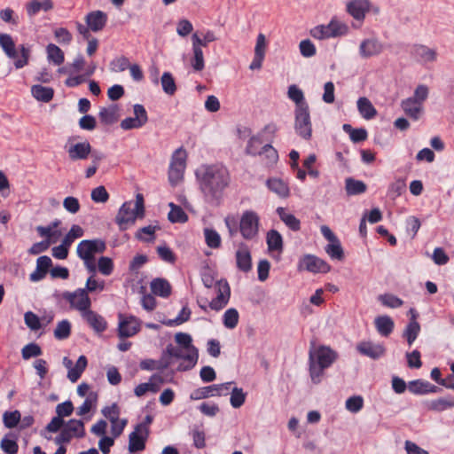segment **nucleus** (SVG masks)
Returning <instances> with one entry per match:
<instances>
[{"label":"nucleus","instance_id":"nucleus-18","mask_svg":"<svg viewBox=\"0 0 454 454\" xmlns=\"http://www.w3.org/2000/svg\"><path fill=\"white\" fill-rule=\"evenodd\" d=\"M91 148L88 141L77 143L67 149L68 157L73 161L86 160L91 153Z\"/></svg>","mask_w":454,"mask_h":454},{"label":"nucleus","instance_id":"nucleus-47","mask_svg":"<svg viewBox=\"0 0 454 454\" xmlns=\"http://www.w3.org/2000/svg\"><path fill=\"white\" fill-rule=\"evenodd\" d=\"M204 236L206 244L208 247L215 249L221 247L222 239L219 233L215 230L206 228L204 230Z\"/></svg>","mask_w":454,"mask_h":454},{"label":"nucleus","instance_id":"nucleus-29","mask_svg":"<svg viewBox=\"0 0 454 454\" xmlns=\"http://www.w3.org/2000/svg\"><path fill=\"white\" fill-rule=\"evenodd\" d=\"M31 93L38 101L48 103L53 98L54 90L51 87L35 84L31 87Z\"/></svg>","mask_w":454,"mask_h":454},{"label":"nucleus","instance_id":"nucleus-36","mask_svg":"<svg viewBox=\"0 0 454 454\" xmlns=\"http://www.w3.org/2000/svg\"><path fill=\"white\" fill-rule=\"evenodd\" d=\"M420 332V325L414 318H411L410 322L406 325L403 336L406 339L409 345H411L417 339Z\"/></svg>","mask_w":454,"mask_h":454},{"label":"nucleus","instance_id":"nucleus-34","mask_svg":"<svg viewBox=\"0 0 454 454\" xmlns=\"http://www.w3.org/2000/svg\"><path fill=\"white\" fill-rule=\"evenodd\" d=\"M288 98L295 103V109L309 107L304 94L296 85H291L287 91Z\"/></svg>","mask_w":454,"mask_h":454},{"label":"nucleus","instance_id":"nucleus-61","mask_svg":"<svg viewBox=\"0 0 454 454\" xmlns=\"http://www.w3.org/2000/svg\"><path fill=\"white\" fill-rule=\"evenodd\" d=\"M345 406L350 412L356 413L362 410L364 399L361 395H353L347 399Z\"/></svg>","mask_w":454,"mask_h":454},{"label":"nucleus","instance_id":"nucleus-2","mask_svg":"<svg viewBox=\"0 0 454 454\" xmlns=\"http://www.w3.org/2000/svg\"><path fill=\"white\" fill-rule=\"evenodd\" d=\"M336 357V353L325 346L309 352V374L313 383H320L324 371L332 365Z\"/></svg>","mask_w":454,"mask_h":454},{"label":"nucleus","instance_id":"nucleus-50","mask_svg":"<svg viewBox=\"0 0 454 454\" xmlns=\"http://www.w3.org/2000/svg\"><path fill=\"white\" fill-rule=\"evenodd\" d=\"M71 334V324L68 320L64 319L60 321L54 330V337L57 340H66Z\"/></svg>","mask_w":454,"mask_h":454},{"label":"nucleus","instance_id":"nucleus-43","mask_svg":"<svg viewBox=\"0 0 454 454\" xmlns=\"http://www.w3.org/2000/svg\"><path fill=\"white\" fill-rule=\"evenodd\" d=\"M117 106H113L111 107H102L99 111L98 116L101 122L110 125L117 121Z\"/></svg>","mask_w":454,"mask_h":454},{"label":"nucleus","instance_id":"nucleus-24","mask_svg":"<svg viewBox=\"0 0 454 454\" xmlns=\"http://www.w3.org/2000/svg\"><path fill=\"white\" fill-rule=\"evenodd\" d=\"M258 156L262 158L264 164L269 167H274L278 161V151L271 145V143H266L261 148V153Z\"/></svg>","mask_w":454,"mask_h":454},{"label":"nucleus","instance_id":"nucleus-49","mask_svg":"<svg viewBox=\"0 0 454 454\" xmlns=\"http://www.w3.org/2000/svg\"><path fill=\"white\" fill-rule=\"evenodd\" d=\"M378 300L382 305L391 309L400 308L403 304V301L402 299L392 294H380L379 295Z\"/></svg>","mask_w":454,"mask_h":454},{"label":"nucleus","instance_id":"nucleus-13","mask_svg":"<svg viewBox=\"0 0 454 454\" xmlns=\"http://www.w3.org/2000/svg\"><path fill=\"white\" fill-rule=\"evenodd\" d=\"M236 266L243 272H248L252 269V256L247 244L240 243L235 253Z\"/></svg>","mask_w":454,"mask_h":454},{"label":"nucleus","instance_id":"nucleus-56","mask_svg":"<svg viewBox=\"0 0 454 454\" xmlns=\"http://www.w3.org/2000/svg\"><path fill=\"white\" fill-rule=\"evenodd\" d=\"M20 412L18 410L5 411L3 415V422L5 427L13 428L20 424Z\"/></svg>","mask_w":454,"mask_h":454},{"label":"nucleus","instance_id":"nucleus-23","mask_svg":"<svg viewBox=\"0 0 454 454\" xmlns=\"http://www.w3.org/2000/svg\"><path fill=\"white\" fill-rule=\"evenodd\" d=\"M54 7L51 0H31L26 4V12L28 17L35 16L40 11L45 12L52 10Z\"/></svg>","mask_w":454,"mask_h":454},{"label":"nucleus","instance_id":"nucleus-30","mask_svg":"<svg viewBox=\"0 0 454 454\" xmlns=\"http://www.w3.org/2000/svg\"><path fill=\"white\" fill-rule=\"evenodd\" d=\"M87 364H88L87 357L83 355L80 356L78 360L76 361L75 365L73 366L67 372L68 380L73 383L76 382L80 379L83 371L86 369Z\"/></svg>","mask_w":454,"mask_h":454},{"label":"nucleus","instance_id":"nucleus-51","mask_svg":"<svg viewBox=\"0 0 454 454\" xmlns=\"http://www.w3.org/2000/svg\"><path fill=\"white\" fill-rule=\"evenodd\" d=\"M83 233V229L80 225L74 224L62 239V242L64 243L65 246L70 247L74 239L82 237Z\"/></svg>","mask_w":454,"mask_h":454},{"label":"nucleus","instance_id":"nucleus-15","mask_svg":"<svg viewBox=\"0 0 454 454\" xmlns=\"http://www.w3.org/2000/svg\"><path fill=\"white\" fill-rule=\"evenodd\" d=\"M356 350L363 356L372 359H379L386 353V348L382 344H375L371 341H361L356 345Z\"/></svg>","mask_w":454,"mask_h":454},{"label":"nucleus","instance_id":"nucleus-10","mask_svg":"<svg viewBox=\"0 0 454 454\" xmlns=\"http://www.w3.org/2000/svg\"><path fill=\"white\" fill-rule=\"evenodd\" d=\"M133 201H126L120 207L115 216V223L119 225L121 231L128 229L129 225L134 224L138 215H136L135 209L132 208Z\"/></svg>","mask_w":454,"mask_h":454},{"label":"nucleus","instance_id":"nucleus-28","mask_svg":"<svg viewBox=\"0 0 454 454\" xmlns=\"http://www.w3.org/2000/svg\"><path fill=\"white\" fill-rule=\"evenodd\" d=\"M356 104L359 114L365 120H371L377 115L376 108L367 98H359Z\"/></svg>","mask_w":454,"mask_h":454},{"label":"nucleus","instance_id":"nucleus-11","mask_svg":"<svg viewBox=\"0 0 454 454\" xmlns=\"http://www.w3.org/2000/svg\"><path fill=\"white\" fill-rule=\"evenodd\" d=\"M185 168V154L181 150H176L172 157L168 170V179L172 184H176L183 178Z\"/></svg>","mask_w":454,"mask_h":454},{"label":"nucleus","instance_id":"nucleus-31","mask_svg":"<svg viewBox=\"0 0 454 454\" xmlns=\"http://www.w3.org/2000/svg\"><path fill=\"white\" fill-rule=\"evenodd\" d=\"M404 113L413 120H418L422 112V107L414 98H406L402 102Z\"/></svg>","mask_w":454,"mask_h":454},{"label":"nucleus","instance_id":"nucleus-9","mask_svg":"<svg viewBox=\"0 0 454 454\" xmlns=\"http://www.w3.org/2000/svg\"><path fill=\"white\" fill-rule=\"evenodd\" d=\"M216 297L209 303L208 307L215 311L223 309L231 298V287L226 279H220L215 282Z\"/></svg>","mask_w":454,"mask_h":454},{"label":"nucleus","instance_id":"nucleus-26","mask_svg":"<svg viewBox=\"0 0 454 454\" xmlns=\"http://www.w3.org/2000/svg\"><path fill=\"white\" fill-rule=\"evenodd\" d=\"M375 327L381 336L387 337L394 330L395 324L389 316H379L374 320Z\"/></svg>","mask_w":454,"mask_h":454},{"label":"nucleus","instance_id":"nucleus-40","mask_svg":"<svg viewBox=\"0 0 454 454\" xmlns=\"http://www.w3.org/2000/svg\"><path fill=\"white\" fill-rule=\"evenodd\" d=\"M46 51L48 59L55 65L59 66L64 62V52L59 46L50 43L46 48Z\"/></svg>","mask_w":454,"mask_h":454},{"label":"nucleus","instance_id":"nucleus-44","mask_svg":"<svg viewBox=\"0 0 454 454\" xmlns=\"http://www.w3.org/2000/svg\"><path fill=\"white\" fill-rule=\"evenodd\" d=\"M191 314V309L187 306H184L176 318L164 320L162 324L170 327L182 325L190 319Z\"/></svg>","mask_w":454,"mask_h":454},{"label":"nucleus","instance_id":"nucleus-48","mask_svg":"<svg viewBox=\"0 0 454 454\" xmlns=\"http://www.w3.org/2000/svg\"><path fill=\"white\" fill-rule=\"evenodd\" d=\"M239 312L236 309L231 308L228 309L223 317V325L228 329H233L237 326L239 323Z\"/></svg>","mask_w":454,"mask_h":454},{"label":"nucleus","instance_id":"nucleus-5","mask_svg":"<svg viewBox=\"0 0 454 454\" xmlns=\"http://www.w3.org/2000/svg\"><path fill=\"white\" fill-rule=\"evenodd\" d=\"M294 130L299 137L305 140H309L311 138L312 124L309 106L294 109Z\"/></svg>","mask_w":454,"mask_h":454},{"label":"nucleus","instance_id":"nucleus-25","mask_svg":"<svg viewBox=\"0 0 454 454\" xmlns=\"http://www.w3.org/2000/svg\"><path fill=\"white\" fill-rule=\"evenodd\" d=\"M151 291L157 296L168 298L171 294V286L168 280L157 278L151 282Z\"/></svg>","mask_w":454,"mask_h":454},{"label":"nucleus","instance_id":"nucleus-32","mask_svg":"<svg viewBox=\"0 0 454 454\" xmlns=\"http://www.w3.org/2000/svg\"><path fill=\"white\" fill-rule=\"evenodd\" d=\"M262 134L253 135L247 141L245 153L250 156H258L261 153L262 145L264 143Z\"/></svg>","mask_w":454,"mask_h":454},{"label":"nucleus","instance_id":"nucleus-14","mask_svg":"<svg viewBox=\"0 0 454 454\" xmlns=\"http://www.w3.org/2000/svg\"><path fill=\"white\" fill-rule=\"evenodd\" d=\"M383 51V44L376 38H367L359 45V54L363 59H369L380 55Z\"/></svg>","mask_w":454,"mask_h":454},{"label":"nucleus","instance_id":"nucleus-20","mask_svg":"<svg viewBox=\"0 0 454 454\" xmlns=\"http://www.w3.org/2000/svg\"><path fill=\"white\" fill-rule=\"evenodd\" d=\"M408 389L415 395H426L429 393H437L441 388L422 380H414L409 382Z\"/></svg>","mask_w":454,"mask_h":454},{"label":"nucleus","instance_id":"nucleus-6","mask_svg":"<svg viewBox=\"0 0 454 454\" xmlns=\"http://www.w3.org/2000/svg\"><path fill=\"white\" fill-rule=\"evenodd\" d=\"M371 11L370 0H350L346 4V12L355 20L354 28H360L364 21L366 13Z\"/></svg>","mask_w":454,"mask_h":454},{"label":"nucleus","instance_id":"nucleus-16","mask_svg":"<svg viewBox=\"0 0 454 454\" xmlns=\"http://www.w3.org/2000/svg\"><path fill=\"white\" fill-rule=\"evenodd\" d=\"M85 23L93 32H99L104 29L107 23V14L103 11H92L85 16Z\"/></svg>","mask_w":454,"mask_h":454},{"label":"nucleus","instance_id":"nucleus-27","mask_svg":"<svg viewBox=\"0 0 454 454\" xmlns=\"http://www.w3.org/2000/svg\"><path fill=\"white\" fill-rule=\"evenodd\" d=\"M267 187L281 198H286L290 194L288 184L280 178H269Z\"/></svg>","mask_w":454,"mask_h":454},{"label":"nucleus","instance_id":"nucleus-1","mask_svg":"<svg viewBox=\"0 0 454 454\" xmlns=\"http://www.w3.org/2000/svg\"><path fill=\"white\" fill-rule=\"evenodd\" d=\"M196 176L204 201L211 207H219L231 184L228 168L223 164L203 165L196 171Z\"/></svg>","mask_w":454,"mask_h":454},{"label":"nucleus","instance_id":"nucleus-64","mask_svg":"<svg viewBox=\"0 0 454 454\" xmlns=\"http://www.w3.org/2000/svg\"><path fill=\"white\" fill-rule=\"evenodd\" d=\"M21 354L23 359L27 360L31 357L41 356L42 349L36 343H29L22 348Z\"/></svg>","mask_w":454,"mask_h":454},{"label":"nucleus","instance_id":"nucleus-35","mask_svg":"<svg viewBox=\"0 0 454 454\" xmlns=\"http://www.w3.org/2000/svg\"><path fill=\"white\" fill-rule=\"evenodd\" d=\"M0 46L10 59H15L18 57L14 41L9 34H0Z\"/></svg>","mask_w":454,"mask_h":454},{"label":"nucleus","instance_id":"nucleus-59","mask_svg":"<svg viewBox=\"0 0 454 454\" xmlns=\"http://www.w3.org/2000/svg\"><path fill=\"white\" fill-rule=\"evenodd\" d=\"M157 229H159V226L148 225L142 227L137 231L136 238L139 240L146 242L153 241L154 239V233Z\"/></svg>","mask_w":454,"mask_h":454},{"label":"nucleus","instance_id":"nucleus-42","mask_svg":"<svg viewBox=\"0 0 454 454\" xmlns=\"http://www.w3.org/2000/svg\"><path fill=\"white\" fill-rule=\"evenodd\" d=\"M187 350L189 351V353L186 355L184 354V356L182 357V359L187 361L188 364L184 365L183 364H180L179 366L177 367V370L180 372L190 370V369L193 368L195 366V364H197V361L199 358L198 348L195 347H192L191 348H188Z\"/></svg>","mask_w":454,"mask_h":454},{"label":"nucleus","instance_id":"nucleus-21","mask_svg":"<svg viewBox=\"0 0 454 454\" xmlns=\"http://www.w3.org/2000/svg\"><path fill=\"white\" fill-rule=\"evenodd\" d=\"M411 54L418 61L423 63L433 62L436 59L437 56L434 49L422 44L414 45Z\"/></svg>","mask_w":454,"mask_h":454},{"label":"nucleus","instance_id":"nucleus-37","mask_svg":"<svg viewBox=\"0 0 454 454\" xmlns=\"http://www.w3.org/2000/svg\"><path fill=\"white\" fill-rule=\"evenodd\" d=\"M425 405L429 411L441 412L446 411L449 408L454 407V401L448 400L446 398H438L426 402Z\"/></svg>","mask_w":454,"mask_h":454},{"label":"nucleus","instance_id":"nucleus-45","mask_svg":"<svg viewBox=\"0 0 454 454\" xmlns=\"http://www.w3.org/2000/svg\"><path fill=\"white\" fill-rule=\"evenodd\" d=\"M98 402V394L96 392H90L83 403L77 408L76 414L78 416H83L90 411V410L96 406Z\"/></svg>","mask_w":454,"mask_h":454},{"label":"nucleus","instance_id":"nucleus-63","mask_svg":"<svg viewBox=\"0 0 454 454\" xmlns=\"http://www.w3.org/2000/svg\"><path fill=\"white\" fill-rule=\"evenodd\" d=\"M129 59L125 56H121L111 61L110 69L114 73L123 72L129 68Z\"/></svg>","mask_w":454,"mask_h":454},{"label":"nucleus","instance_id":"nucleus-12","mask_svg":"<svg viewBox=\"0 0 454 454\" xmlns=\"http://www.w3.org/2000/svg\"><path fill=\"white\" fill-rule=\"evenodd\" d=\"M118 335L120 338H129L137 334L141 328L140 321L134 316L125 317L119 315Z\"/></svg>","mask_w":454,"mask_h":454},{"label":"nucleus","instance_id":"nucleus-53","mask_svg":"<svg viewBox=\"0 0 454 454\" xmlns=\"http://www.w3.org/2000/svg\"><path fill=\"white\" fill-rule=\"evenodd\" d=\"M325 252L333 259L341 261L344 258V252L339 239H337V241L330 242L325 247Z\"/></svg>","mask_w":454,"mask_h":454},{"label":"nucleus","instance_id":"nucleus-7","mask_svg":"<svg viewBox=\"0 0 454 454\" xmlns=\"http://www.w3.org/2000/svg\"><path fill=\"white\" fill-rule=\"evenodd\" d=\"M61 295L63 299L70 303L72 308L81 311L82 314L89 310L91 306V301L86 289L78 288L72 293L66 291Z\"/></svg>","mask_w":454,"mask_h":454},{"label":"nucleus","instance_id":"nucleus-17","mask_svg":"<svg viewBox=\"0 0 454 454\" xmlns=\"http://www.w3.org/2000/svg\"><path fill=\"white\" fill-rule=\"evenodd\" d=\"M148 436V433L135 427L134 431L129 436V451L133 453L144 450Z\"/></svg>","mask_w":454,"mask_h":454},{"label":"nucleus","instance_id":"nucleus-60","mask_svg":"<svg viewBox=\"0 0 454 454\" xmlns=\"http://www.w3.org/2000/svg\"><path fill=\"white\" fill-rule=\"evenodd\" d=\"M215 388L216 387H214V385L197 388L191 394V399L200 400L207 398L209 396H215Z\"/></svg>","mask_w":454,"mask_h":454},{"label":"nucleus","instance_id":"nucleus-57","mask_svg":"<svg viewBox=\"0 0 454 454\" xmlns=\"http://www.w3.org/2000/svg\"><path fill=\"white\" fill-rule=\"evenodd\" d=\"M405 191V181L402 178H398L389 185L387 193L390 198L395 199L401 196Z\"/></svg>","mask_w":454,"mask_h":454},{"label":"nucleus","instance_id":"nucleus-38","mask_svg":"<svg viewBox=\"0 0 454 454\" xmlns=\"http://www.w3.org/2000/svg\"><path fill=\"white\" fill-rule=\"evenodd\" d=\"M170 211L168 215V218L171 223H186L188 221V215L184 209L173 202L169 203Z\"/></svg>","mask_w":454,"mask_h":454},{"label":"nucleus","instance_id":"nucleus-22","mask_svg":"<svg viewBox=\"0 0 454 454\" xmlns=\"http://www.w3.org/2000/svg\"><path fill=\"white\" fill-rule=\"evenodd\" d=\"M266 242L269 252H278V255L276 257L279 259L280 254L283 252L284 244L281 234L276 230H270L266 236Z\"/></svg>","mask_w":454,"mask_h":454},{"label":"nucleus","instance_id":"nucleus-58","mask_svg":"<svg viewBox=\"0 0 454 454\" xmlns=\"http://www.w3.org/2000/svg\"><path fill=\"white\" fill-rule=\"evenodd\" d=\"M247 394L242 388L234 387L231 392L230 403L235 409L241 407L246 401Z\"/></svg>","mask_w":454,"mask_h":454},{"label":"nucleus","instance_id":"nucleus-52","mask_svg":"<svg viewBox=\"0 0 454 454\" xmlns=\"http://www.w3.org/2000/svg\"><path fill=\"white\" fill-rule=\"evenodd\" d=\"M163 91L168 95H174L176 91V85L172 74L168 72L163 73L161 79Z\"/></svg>","mask_w":454,"mask_h":454},{"label":"nucleus","instance_id":"nucleus-4","mask_svg":"<svg viewBox=\"0 0 454 454\" xmlns=\"http://www.w3.org/2000/svg\"><path fill=\"white\" fill-rule=\"evenodd\" d=\"M259 220L258 215L252 210H247L242 214L239 229L243 239L252 240L257 238Z\"/></svg>","mask_w":454,"mask_h":454},{"label":"nucleus","instance_id":"nucleus-55","mask_svg":"<svg viewBox=\"0 0 454 454\" xmlns=\"http://www.w3.org/2000/svg\"><path fill=\"white\" fill-rule=\"evenodd\" d=\"M193 58L191 61L192 67L195 71H201L205 67L204 56L201 48L192 45Z\"/></svg>","mask_w":454,"mask_h":454},{"label":"nucleus","instance_id":"nucleus-33","mask_svg":"<svg viewBox=\"0 0 454 454\" xmlns=\"http://www.w3.org/2000/svg\"><path fill=\"white\" fill-rule=\"evenodd\" d=\"M277 213L289 229L294 231H300L301 222L294 215L286 213L283 207H278Z\"/></svg>","mask_w":454,"mask_h":454},{"label":"nucleus","instance_id":"nucleus-41","mask_svg":"<svg viewBox=\"0 0 454 454\" xmlns=\"http://www.w3.org/2000/svg\"><path fill=\"white\" fill-rule=\"evenodd\" d=\"M65 427L74 437L82 438L85 435L84 423L80 419H70Z\"/></svg>","mask_w":454,"mask_h":454},{"label":"nucleus","instance_id":"nucleus-19","mask_svg":"<svg viewBox=\"0 0 454 454\" xmlns=\"http://www.w3.org/2000/svg\"><path fill=\"white\" fill-rule=\"evenodd\" d=\"M83 319L97 333H103L107 328L105 318L97 312L89 309L82 314Z\"/></svg>","mask_w":454,"mask_h":454},{"label":"nucleus","instance_id":"nucleus-54","mask_svg":"<svg viewBox=\"0 0 454 454\" xmlns=\"http://www.w3.org/2000/svg\"><path fill=\"white\" fill-rule=\"evenodd\" d=\"M216 40L215 33L211 30L207 31L203 38H200L197 33H194L192 36V45H197L198 47H207V44L211 42Z\"/></svg>","mask_w":454,"mask_h":454},{"label":"nucleus","instance_id":"nucleus-3","mask_svg":"<svg viewBox=\"0 0 454 454\" xmlns=\"http://www.w3.org/2000/svg\"><path fill=\"white\" fill-rule=\"evenodd\" d=\"M348 27L340 21L333 19L327 25H318L310 29V35L317 40L338 37L346 35Z\"/></svg>","mask_w":454,"mask_h":454},{"label":"nucleus","instance_id":"nucleus-8","mask_svg":"<svg viewBox=\"0 0 454 454\" xmlns=\"http://www.w3.org/2000/svg\"><path fill=\"white\" fill-rule=\"evenodd\" d=\"M298 270L312 273H327L330 271L331 266L316 255L305 254L298 263Z\"/></svg>","mask_w":454,"mask_h":454},{"label":"nucleus","instance_id":"nucleus-39","mask_svg":"<svg viewBox=\"0 0 454 454\" xmlns=\"http://www.w3.org/2000/svg\"><path fill=\"white\" fill-rule=\"evenodd\" d=\"M345 189L348 195H357L366 191V184L363 181L348 177L346 179Z\"/></svg>","mask_w":454,"mask_h":454},{"label":"nucleus","instance_id":"nucleus-62","mask_svg":"<svg viewBox=\"0 0 454 454\" xmlns=\"http://www.w3.org/2000/svg\"><path fill=\"white\" fill-rule=\"evenodd\" d=\"M98 271L104 276H109L114 270V262L110 257L101 256L98 262Z\"/></svg>","mask_w":454,"mask_h":454},{"label":"nucleus","instance_id":"nucleus-46","mask_svg":"<svg viewBox=\"0 0 454 454\" xmlns=\"http://www.w3.org/2000/svg\"><path fill=\"white\" fill-rule=\"evenodd\" d=\"M60 223V220L55 219L48 226L39 225L35 230L41 237H45L51 239V238L55 236V233H58V235L61 234L59 231H53L55 228L59 227Z\"/></svg>","mask_w":454,"mask_h":454}]
</instances>
